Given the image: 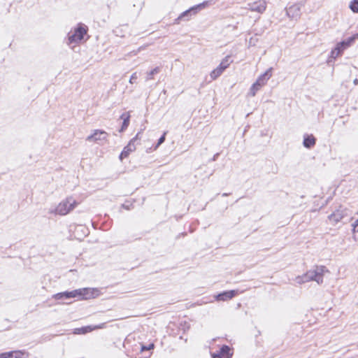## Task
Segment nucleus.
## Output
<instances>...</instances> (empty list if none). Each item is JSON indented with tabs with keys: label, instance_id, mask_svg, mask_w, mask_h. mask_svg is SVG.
<instances>
[{
	"label": "nucleus",
	"instance_id": "nucleus-13",
	"mask_svg": "<svg viewBox=\"0 0 358 358\" xmlns=\"http://www.w3.org/2000/svg\"><path fill=\"white\" fill-rule=\"evenodd\" d=\"M301 5L294 4L287 8V15L292 19H296L300 16Z\"/></svg>",
	"mask_w": 358,
	"mask_h": 358
},
{
	"label": "nucleus",
	"instance_id": "nucleus-20",
	"mask_svg": "<svg viewBox=\"0 0 358 358\" xmlns=\"http://www.w3.org/2000/svg\"><path fill=\"white\" fill-rule=\"evenodd\" d=\"M261 89V87L259 84L257 83H253V85L251 86L250 89L249 94L251 96H255L256 95V93Z\"/></svg>",
	"mask_w": 358,
	"mask_h": 358
},
{
	"label": "nucleus",
	"instance_id": "nucleus-12",
	"mask_svg": "<svg viewBox=\"0 0 358 358\" xmlns=\"http://www.w3.org/2000/svg\"><path fill=\"white\" fill-rule=\"evenodd\" d=\"M105 327H106V323H101L99 325H94V326H92V325L86 326V327L75 329L74 334H85L88 332H91L93 330L104 329Z\"/></svg>",
	"mask_w": 358,
	"mask_h": 358
},
{
	"label": "nucleus",
	"instance_id": "nucleus-16",
	"mask_svg": "<svg viewBox=\"0 0 358 358\" xmlns=\"http://www.w3.org/2000/svg\"><path fill=\"white\" fill-rule=\"evenodd\" d=\"M229 352L230 348L227 345H224L220 349L219 354L213 355V358H229Z\"/></svg>",
	"mask_w": 358,
	"mask_h": 358
},
{
	"label": "nucleus",
	"instance_id": "nucleus-17",
	"mask_svg": "<svg viewBox=\"0 0 358 358\" xmlns=\"http://www.w3.org/2000/svg\"><path fill=\"white\" fill-rule=\"evenodd\" d=\"M315 138L313 136H306L303 139V145L307 148H310L315 144Z\"/></svg>",
	"mask_w": 358,
	"mask_h": 358
},
{
	"label": "nucleus",
	"instance_id": "nucleus-26",
	"mask_svg": "<svg viewBox=\"0 0 358 358\" xmlns=\"http://www.w3.org/2000/svg\"><path fill=\"white\" fill-rule=\"evenodd\" d=\"M10 355H12L10 352L1 353L0 354V358H9Z\"/></svg>",
	"mask_w": 358,
	"mask_h": 358
},
{
	"label": "nucleus",
	"instance_id": "nucleus-1",
	"mask_svg": "<svg viewBox=\"0 0 358 358\" xmlns=\"http://www.w3.org/2000/svg\"><path fill=\"white\" fill-rule=\"evenodd\" d=\"M328 270L324 266H315L302 275L296 277L295 281L298 284H303L310 281H315L318 285L323 283V276Z\"/></svg>",
	"mask_w": 358,
	"mask_h": 358
},
{
	"label": "nucleus",
	"instance_id": "nucleus-22",
	"mask_svg": "<svg viewBox=\"0 0 358 358\" xmlns=\"http://www.w3.org/2000/svg\"><path fill=\"white\" fill-rule=\"evenodd\" d=\"M12 355H10L9 358H23L24 352L22 351H13L10 352Z\"/></svg>",
	"mask_w": 358,
	"mask_h": 358
},
{
	"label": "nucleus",
	"instance_id": "nucleus-29",
	"mask_svg": "<svg viewBox=\"0 0 358 358\" xmlns=\"http://www.w3.org/2000/svg\"><path fill=\"white\" fill-rule=\"evenodd\" d=\"M147 348H149V346H147ZM146 350V348H145V347H143V348H142V350Z\"/></svg>",
	"mask_w": 358,
	"mask_h": 358
},
{
	"label": "nucleus",
	"instance_id": "nucleus-15",
	"mask_svg": "<svg viewBox=\"0 0 358 358\" xmlns=\"http://www.w3.org/2000/svg\"><path fill=\"white\" fill-rule=\"evenodd\" d=\"M235 295L236 292L234 290L227 291L217 294L216 296V299L217 301H227L232 299Z\"/></svg>",
	"mask_w": 358,
	"mask_h": 358
},
{
	"label": "nucleus",
	"instance_id": "nucleus-23",
	"mask_svg": "<svg viewBox=\"0 0 358 358\" xmlns=\"http://www.w3.org/2000/svg\"><path fill=\"white\" fill-rule=\"evenodd\" d=\"M350 8L354 13H358V0H354L350 4Z\"/></svg>",
	"mask_w": 358,
	"mask_h": 358
},
{
	"label": "nucleus",
	"instance_id": "nucleus-7",
	"mask_svg": "<svg viewBox=\"0 0 358 358\" xmlns=\"http://www.w3.org/2000/svg\"><path fill=\"white\" fill-rule=\"evenodd\" d=\"M87 27L80 24L77 29H75L74 32L69 34V43H78L80 41L85 34H87Z\"/></svg>",
	"mask_w": 358,
	"mask_h": 358
},
{
	"label": "nucleus",
	"instance_id": "nucleus-5",
	"mask_svg": "<svg viewBox=\"0 0 358 358\" xmlns=\"http://www.w3.org/2000/svg\"><path fill=\"white\" fill-rule=\"evenodd\" d=\"M349 213L350 210L348 208L340 206L338 209L329 215L328 218L330 222L335 224L342 221L344 218L350 217Z\"/></svg>",
	"mask_w": 358,
	"mask_h": 358
},
{
	"label": "nucleus",
	"instance_id": "nucleus-28",
	"mask_svg": "<svg viewBox=\"0 0 358 358\" xmlns=\"http://www.w3.org/2000/svg\"><path fill=\"white\" fill-rule=\"evenodd\" d=\"M353 83H354L355 85H357L358 84V79L357 78L355 79Z\"/></svg>",
	"mask_w": 358,
	"mask_h": 358
},
{
	"label": "nucleus",
	"instance_id": "nucleus-6",
	"mask_svg": "<svg viewBox=\"0 0 358 358\" xmlns=\"http://www.w3.org/2000/svg\"><path fill=\"white\" fill-rule=\"evenodd\" d=\"M208 4V1H204L201 3H199L195 6L190 8L189 10L184 11L179 15V17L177 19H176L175 23L178 24L179 21L184 19L185 17H187L186 20H188L192 15H195L198 10L204 8Z\"/></svg>",
	"mask_w": 358,
	"mask_h": 358
},
{
	"label": "nucleus",
	"instance_id": "nucleus-24",
	"mask_svg": "<svg viewBox=\"0 0 358 358\" xmlns=\"http://www.w3.org/2000/svg\"><path fill=\"white\" fill-rule=\"evenodd\" d=\"M167 134V131H165L164 132L163 135L159 138V139L158 140V142L157 143V145H155V150L157 149V148L161 145L162 144L164 141H165V136Z\"/></svg>",
	"mask_w": 358,
	"mask_h": 358
},
{
	"label": "nucleus",
	"instance_id": "nucleus-3",
	"mask_svg": "<svg viewBox=\"0 0 358 358\" xmlns=\"http://www.w3.org/2000/svg\"><path fill=\"white\" fill-rule=\"evenodd\" d=\"M358 39V34H354L352 36L349 37L340 43H338L336 48L331 52V57L336 59L341 55L344 50L350 47Z\"/></svg>",
	"mask_w": 358,
	"mask_h": 358
},
{
	"label": "nucleus",
	"instance_id": "nucleus-21",
	"mask_svg": "<svg viewBox=\"0 0 358 358\" xmlns=\"http://www.w3.org/2000/svg\"><path fill=\"white\" fill-rule=\"evenodd\" d=\"M159 71H160V68L156 67V68L153 69L152 71H150V72H148L147 74L146 80L152 79L153 76L158 73L159 72Z\"/></svg>",
	"mask_w": 358,
	"mask_h": 358
},
{
	"label": "nucleus",
	"instance_id": "nucleus-19",
	"mask_svg": "<svg viewBox=\"0 0 358 358\" xmlns=\"http://www.w3.org/2000/svg\"><path fill=\"white\" fill-rule=\"evenodd\" d=\"M358 215V212L357 213ZM352 234H353V239L355 241H357L358 239V218L352 224Z\"/></svg>",
	"mask_w": 358,
	"mask_h": 358
},
{
	"label": "nucleus",
	"instance_id": "nucleus-14",
	"mask_svg": "<svg viewBox=\"0 0 358 358\" xmlns=\"http://www.w3.org/2000/svg\"><path fill=\"white\" fill-rule=\"evenodd\" d=\"M272 70L273 68H269L264 73L261 75L255 83L259 85L262 87L265 85L268 81V80L272 76Z\"/></svg>",
	"mask_w": 358,
	"mask_h": 358
},
{
	"label": "nucleus",
	"instance_id": "nucleus-9",
	"mask_svg": "<svg viewBox=\"0 0 358 358\" xmlns=\"http://www.w3.org/2000/svg\"><path fill=\"white\" fill-rule=\"evenodd\" d=\"M108 133L103 130L96 129L94 131V133L88 136L86 140L89 142H94V143H101L103 141H106L108 138Z\"/></svg>",
	"mask_w": 358,
	"mask_h": 358
},
{
	"label": "nucleus",
	"instance_id": "nucleus-27",
	"mask_svg": "<svg viewBox=\"0 0 358 358\" xmlns=\"http://www.w3.org/2000/svg\"><path fill=\"white\" fill-rule=\"evenodd\" d=\"M154 348V344H150L149 345V348H146V350H150V349H152Z\"/></svg>",
	"mask_w": 358,
	"mask_h": 358
},
{
	"label": "nucleus",
	"instance_id": "nucleus-11",
	"mask_svg": "<svg viewBox=\"0 0 358 358\" xmlns=\"http://www.w3.org/2000/svg\"><path fill=\"white\" fill-rule=\"evenodd\" d=\"M266 8V3L264 0H259L258 1H255L253 3H250L248 4V9L250 10L252 12H257L259 13H262L264 12Z\"/></svg>",
	"mask_w": 358,
	"mask_h": 358
},
{
	"label": "nucleus",
	"instance_id": "nucleus-25",
	"mask_svg": "<svg viewBox=\"0 0 358 358\" xmlns=\"http://www.w3.org/2000/svg\"><path fill=\"white\" fill-rule=\"evenodd\" d=\"M138 78V76H137V73L135 72L131 76V78L129 79V83L133 84L136 80Z\"/></svg>",
	"mask_w": 358,
	"mask_h": 358
},
{
	"label": "nucleus",
	"instance_id": "nucleus-4",
	"mask_svg": "<svg viewBox=\"0 0 358 358\" xmlns=\"http://www.w3.org/2000/svg\"><path fill=\"white\" fill-rule=\"evenodd\" d=\"M90 289L89 288H83L76 289L71 292H64L61 293H57L53 296V298L56 300L62 299L63 298L69 299L74 298L77 296H83V299H88L87 295L90 292Z\"/></svg>",
	"mask_w": 358,
	"mask_h": 358
},
{
	"label": "nucleus",
	"instance_id": "nucleus-2",
	"mask_svg": "<svg viewBox=\"0 0 358 358\" xmlns=\"http://www.w3.org/2000/svg\"><path fill=\"white\" fill-rule=\"evenodd\" d=\"M78 203L72 197H68L65 200L61 201L55 208H51L49 210L50 213L66 215L71 210H73Z\"/></svg>",
	"mask_w": 358,
	"mask_h": 358
},
{
	"label": "nucleus",
	"instance_id": "nucleus-10",
	"mask_svg": "<svg viewBox=\"0 0 358 358\" xmlns=\"http://www.w3.org/2000/svg\"><path fill=\"white\" fill-rule=\"evenodd\" d=\"M139 135H140V133H138L135 137H134L130 141L129 143H128V145L127 146H125L123 149V150L122 151L120 155V159L121 160H122L124 158H126L127 157L129 154L131 152H132L133 151H134L136 150V146H135V141L139 138Z\"/></svg>",
	"mask_w": 358,
	"mask_h": 358
},
{
	"label": "nucleus",
	"instance_id": "nucleus-18",
	"mask_svg": "<svg viewBox=\"0 0 358 358\" xmlns=\"http://www.w3.org/2000/svg\"><path fill=\"white\" fill-rule=\"evenodd\" d=\"M120 117L123 120L122 128L120 129V131H122L126 129L129 124L130 115L129 113H123Z\"/></svg>",
	"mask_w": 358,
	"mask_h": 358
},
{
	"label": "nucleus",
	"instance_id": "nucleus-8",
	"mask_svg": "<svg viewBox=\"0 0 358 358\" xmlns=\"http://www.w3.org/2000/svg\"><path fill=\"white\" fill-rule=\"evenodd\" d=\"M230 56L225 57L220 64V65L214 69L210 74L212 80H215L218 78L222 72L229 66L231 61L229 60Z\"/></svg>",
	"mask_w": 358,
	"mask_h": 358
}]
</instances>
